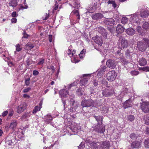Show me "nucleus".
Returning <instances> with one entry per match:
<instances>
[{"label": "nucleus", "instance_id": "nucleus-1", "mask_svg": "<svg viewBox=\"0 0 149 149\" xmlns=\"http://www.w3.org/2000/svg\"><path fill=\"white\" fill-rule=\"evenodd\" d=\"M88 144L92 149H108L110 145L109 142L108 141L101 143L94 141L90 142Z\"/></svg>", "mask_w": 149, "mask_h": 149}, {"label": "nucleus", "instance_id": "nucleus-2", "mask_svg": "<svg viewBox=\"0 0 149 149\" xmlns=\"http://www.w3.org/2000/svg\"><path fill=\"white\" fill-rule=\"evenodd\" d=\"M137 48L140 51L144 52L146 50L147 48H149V39L143 38L142 40L137 42Z\"/></svg>", "mask_w": 149, "mask_h": 149}, {"label": "nucleus", "instance_id": "nucleus-3", "mask_svg": "<svg viewBox=\"0 0 149 149\" xmlns=\"http://www.w3.org/2000/svg\"><path fill=\"white\" fill-rule=\"evenodd\" d=\"M95 102L92 99H90L88 100L84 99L83 100L81 103V105L83 107H90L94 106Z\"/></svg>", "mask_w": 149, "mask_h": 149}, {"label": "nucleus", "instance_id": "nucleus-4", "mask_svg": "<svg viewBox=\"0 0 149 149\" xmlns=\"http://www.w3.org/2000/svg\"><path fill=\"white\" fill-rule=\"evenodd\" d=\"M140 108L144 113H147L149 112V102H143L140 103Z\"/></svg>", "mask_w": 149, "mask_h": 149}, {"label": "nucleus", "instance_id": "nucleus-5", "mask_svg": "<svg viewBox=\"0 0 149 149\" xmlns=\"http://www.w3.org/2000/svg\"><path fill=\"white\" fill-rule=\"evenodd\" d=\"M94 130L98 133H103L105 130V126L102 124H99L95 126Z\"/></svg>", "mask_w": 149, "mask_h": 149}, {"label": "nucleus", "instance_id": "nucleus-6", "mask_svg": "<svg viewBox=\"0 0 149 149\" xmlns=\"http://www.w3.org/2000/svg\"><path fill=\"white\" fill-rule=\"evenodd\" d=\"M117 76L116 73L114 70L109 71L107 74V77L108 80L113 81L116 79Z\"/></svg>", "mask_w": 149, "mask_h": 149}, {"label": "nucleus", "instance_id": "nucleus-7", "mask_svg": "<svg viewBox=\"0 0 149 149\" xmlns=\"http://www.w3.org/2000/svg\"><path fill=\"white\" fill-rule=\"evenodd\" d=\"M117 65V62L114 60L110 59L106 62V65L108 67L111 69L115 68Z\"/></svg>", "mask_w": 149, "mask_h": 149}, {"label": "nucleus", "instance_id": "nucleus-8", "mask_svg": "<svg viewBox=\"0 0 149 149\" xmlns=\"http://www.w3.org/2000/svg\"><path fill=\"white\" fill-rule=\"evenodd\" d=\"M83 78L80 81L81 86L87 84L88 81L89 79L90 74H84L83 75Z\"/></svg>", "mask_w": 149, "mask_h": 149}, {"label": "nucleus", "instance_id": "nucleus-9", "mask_svg": "<svg viewBox=\"0 0 149 149\" xmlns=\"http://www.w3.org/2000/svg\"><path fill=\"white\" fill-rule=\"evenodd\" d=\"M27 106V105L25 102L22 103L18 106L17 112L19 113H21L26 109Z\"/></svg>", "mask_w": 149, "mask_h": 149}, {"label": "nucleus", "instance_id": "nucleus-10", "mask_svg": "<svg viewBox=\"0 0 149 149\" xmlns=\"http://www.w3.org/2000/svg\"><path fill=\"white\" fill-rule=\"evenodd\" d=\"M103 22L105 24L111 26L113 25L115 23V21L112 18H106Z\"/></svg>", "mask_w": 149, "mask_h": 149}, {"label": "nucleus", "instance_id": "nucleus-11", "mask_svg": "<svg viewBox=\"0 0 149 149\" xmlns=\"http://www.w3.org/2000/svg\"><path fill=\"white\" fill-rule=\"evenodd\" d=\"M113 93V91L112 89H105L102 92L103 96L107 97L110 96Z\"/></svg>", "mask_w": 149, "mask_h": 149}, {"label": "nucleus", "instance_id": "nucleus-12", "mask_svg": "<svg viewBox=\"0 0 149 149\" xmlns=\"http://www.w3.org/2000/svg\"><path fill=\"white\" fill-rule=\"evenodd\" d=\"M59 93L60 97L62 99L66 98L68 93L66 90L63 89L60 90Z\"/></svg>", "mask_w": 149, "mask_h": 149}, {"label": "nucleus", "instance_id": "nucleus-13", "mask_svg": "<svg viewBox=\"0 0 149 149\" xmlns=\"http://www.w3.org/2000/svg\"><path fill=\"white\" fill-rule=\"evenodd\" d=\"M119 40H121V45L123 48L127 47L128 46V42L127 40L123 38L122 36L120 37Z\"/></svg>", "mask_w": 149, "mask_h": 149}, {"label": "nucleus", "instance_id": "nucleus-14", "mask_svg": "<svg viewBox=\"0 0 149 149\" xmlns=\"http://www.w3.org/2000/svg\"><path fill=\"white\" fill-rule=\"evenodd\" d=\"M99 32L105 38H107V33L106 30L101 26L99 27L97 29Z\"/></svg>", "mask_w": 149, "mask_h": 149}, {"label": "nucleus", "instance_id": "nucleus-15", "mask_svg": "<svg viewBox=\"0 0 149 149\" xmlns=\"http://www.w3.org/2000/svg\"><path fill=\"white\" fill-rule=\"evenodd\" d=\"M99 32L105 38H107V33L106 30L101 26L99 27L97 29Z\"/></svg>", "mask_w": 149, "mask_h": 149}, {"label": "nucleus", "instance_id": "nucleus-16", "mask_svg": "<svg viewBox=\"0 0 149 149\" xmlns=\"http://www.w3.org/2000/svg\"><path fill=\"white\" fill-rule=\"evenodd\" d=\"M93 39L96 43L100 45H102V40L101 37L97 35L95 37H93Z\"/></svg>", "mask_w": 149, "mask_h": 149}, {"label": "nucleus", "instance_id": "nucleus-17", "mask_svg": "<svg viewBox=\"0 0 149 149\" xmlns=\"http://www.w3.org/2000/svg\"><path fill=\"white\" fill-rule=\"evenodd\" d=\"M149 15V10H141L140 13V16L143 18H146Z\"/></svg>", "mask_w": 149, "mask_h": 149}, {"label": "nucleus", "instance_id": "nucleus-18", "mask_svg": "<svg viewBox=\"0 0 149 149\" xmlns=\"http://www.w3.org/2000/svg\"><path fill=\"white\" fill-rule=\"evenodd\" d=\"M123 107L125 109L131 107L132 103L131 100H128L125 102L123 103Z\"/></svg>", "mask_w": 149, "mask_h": 149}, {"label": "nucleus", "instance_id": "nucleus-19", "mask_svg": "<svg viewBox=\"0 0 149 149\" xmlns=\"http://www.w3.org/2000/svg\"><path fill=\"white\" fill-rule=\"evenodd\" d=\"M70 96V102H71L70 104L72 106V108H73L76 107L77 104L75 103V100L74 99V98L75 97L74 95L72 94L71 95H69Z\"/></svg>", "mask_w": 149, "mask_h": 149}, {"label": "nucleus", "instance_id": "nucleus-20", "mask_svg": "<svg viewBox=\"0 0 149 149\" xmlns=\"http://www.w3.org/2000/svg\"><path fill=\"white\" fill-rule=\"evenodd\" d=\"M103 17V15L101 13H97L93 15L92 18L93 19L97 20L102 18Z\"/></svg>", "mask_w": 149, "mask_h": 149}, {"label": "nucleus", "instance_id": "nucleus-21", "mask_svg": "<svg viewBox=\"0 0 149 149\" xmlns=\"http://www.w3.org/2000/svg\"><path fill=\"white\" fill-rule=\"evenodd\" d=\"M76 93L79 96H81L82 95H85V93L84 90L81 88H78L76 90Z\"/></svg>", "mask_w": 149, "mask_h": 149}, {"label": "nucleus", "instance_id": "nucleus-22", "mask_svg": "<svg viewBox=\"0 0 149 149\" xmlns=\"http://www.w3.org/2000/svg\"><path fill=\"white\" fill-rule=\"evenodd\" d=\"M141 143L138 141H135L131 144V147L132 148H137L140 146Z\"/></svg>", "mask_w": 149, "mask_h": 149}, {"label": "nucleus", "instance_id": "nucleus-23", "mask_svg": "<svg viewBox=\"0 0 149 149\" xmlns=\"http://www.w3.org/2000/svg\"><path fill=\"white\" fill-rule=\"evenodd\" d=\"M125 28L120 24H118L116 28V32L118 33H121L124 31Z\"/></svg>", "mask_w": 149, "mask_h": 149}, {"label": "nucleus", "instance_id": "nucleus-24", "mask_svg": "<svg viewBox=\"0 0 149 149\" xmlns=\"http://www.w3.org/2000/svg\"><path fill=\"white\" fill-rule=\"evenodd\" d=\"M126 32L127 34L132 36L135 33V31L133 28H130L126 29Z\"/></svg>", "mask_w": 149, "mask_h": 149}, {"label": "nucleus", "instance_id": "nucleus-25", "mask_svg": "<svg viewBox=\"0 0 149 149\" xmlns=\"http://www.w3.org/2000/svg\"><path fill=\"white\" fill-rule=\"evenodd\" d=\"M93 117L98 123L97 124H102L103 116H94Z\"/></svg>", "mask_w": 149, "mask_h": 149}, {"label": "nucleus", "instance_id": "nucleus-26", "mask_svg": "<svg viewBox=\"0 0 149 149\" xmlns=\"http://www.w3.org/2000/svg\"><path fill=\"white\" fill-rule=\"evenodd\" d=\"M92 5H91L90 9H88V10L87 11L86 13H92L93 12V10H94L95 9V8L97 6V3H96L95 2V1H94V3H92Z\"/></svg>", "mask_w": 149, "mask_h": 149}, {"label": "nucleus", "instance_id": "nucleus-27", "mask_svg": "<svg viewBox=\"0 0 149 149\" xmlns=\"http://www.w3.org/2000/svg\"><path fill=\"white\" fill-rule=\"evenodd\" d=\"M147 63L146 60L143 58H140L139 61V64L141 66H143L145 65Z\"/></svg>", "mask_w": 149, "mask_h": 149}, {"label": "nucleus", "instance_id": "nucleus-28", "mask_svg": "<svg viewBox=\"0 0 149 149\" xmlns=\"http://www.w3.org/2000/svg\"><path fill=\"white\" fill-rule=\"evenodd\" d=\"M77 126V125L74 124V125H72L70 128L72 132L74 133H77L78 132L79 130Z\"/></svg>", "mask_w": 149, "mask_h": 149}, {"label": "nucleus", "instance_id": "nucleus-29", "mask_svg": "<svg viewBox=\"0 0 149 149\" xmlns=\"http://www.w3.org/2000/svg\"><path fill=\"white\" fill-rule=\"evenodd\" d=\"M17 0H10L8 4H9V6L14 8L17 6Z\"/></svg>", "mask_w": 149, "mask_h": 149}, {"label": "nucleus", "instance_id": "nucleus-30", "mask_svg": "<svg viewBox=\"0 0 149 149\" xmlns=\"http://www.w3.org/2000/svg\"><path fill=\"white\" fill-rule=\"evenodd\" d=\"M17 120H12L10 124V127L13 129H14L17 127Z\"/></svg>", "mask_w": 149, "mask_h": 149}, {"label": "nucleus", "instance_id": "nucleus-31", "mask_svg": "<svg viewBox=\"0 0 149 149\" xmlns=\"http://www.w3.org/2000/svg\"><path fill=\"white\" fill-rule=\"evenodd\" d=\"M45 121L47 123H49L52 120V118L51 116L47 115L45 116Z\"/></svg>", "mask_w": 149, "mask_h": 149}, {"label": "nucleus", "instance_id": "nucleus-32", "mask_svg": "<svg viewBox=\"0 0 149 149\" xmlns=\"http://www.w3.org/2000/svg\"><path fill=\"white\" fill-rule=\"evenodd\" d=\"M107 67L105 65H101L99 69V73L100 74H103L106 71Z\"/></svg>", "mask_w": 149, "mask_h": 149}, {"label": "nucleus", "instance_id": "nucleus-33", "mask_svg": "<svg viewBox=\"0 0 149 149\" xmlns=\"http://www.w3.org/2000/svg\"><path fill=\"white\" fill-rule=\"evenodd\" d=\"M139 70L140 71H146V72H149V66L139 68Z\"/></svg>", "mask_w": 149, "mask_h": 149}, {"label": "nucleus", "instance_id": "nucleus-34", "mask_svg": "<svg viewBox=\"0 0 149 149\" xmlns=\"http://www.w3.org/2000/svg\"><path fill=\"white\" fill-rule=\"evenodd\" d=\"M143 28L145 30H147L149 29V24L148 22H145L143 24Z\"/></svg>", "mask_w": 149, "mask_h": 149}, {"label": "nucleus", "instance_id": "nucleus-35", "mask_svg": "<svg viewBox=\"0 0 149 149\" xmlns=\"http://www.w3.org/2000/svg\"><path fill=\"white\" fill-rule=\"evenodd\" d=\"M30 116L29 113H25L22 116L21 120H24L26 118L29 117Z\"/></svg>", "mask_w": 149, "mask_h": 149}, {"label": "nucleus", "instance_id": "nucleus-36", "mask_svg": "<svg viewBox=\"0 0 149 149\" xmlns=\"http://www.w3.org/2000/svg\"><path fill=\"white\" fill-rule=\"evenodd\" d=\"M128 19L127 17H123L121 20V22L123 24H125L128 22Z\"/></svg>", "mask_w": 149, "mask_h": 149}, {"label": "nucleus", "instance_id": "nucleus-37", "mask_svg": "<svg viewBox=\"0 0 149 149\" xmlns=\"http://www.w3.org/2000/svg\"><path fill=\"white\" fill-rule=\"evenodd\" d=\"M128 91V89L125 88H123L121 91V94L125 95Z\"/></svg>", "mask_w": 149, "mask_h": 149}, {"label": "nucleus", "instance_id": "nucleus-38", "mask_svg": "<svg viewBox=\"0 0 149 149\" xmlns=\"http://www.w3.org/2000/svg\"><path fill=\"white\" fill-rule=\"evenodd\" d=\"M144 145L145 147L147 148H149V139H148L145 140Z\"/></svg>", "mask_w": 149, "mask_h": 149}, {"label": "nucleus", "instance_id": "nucleus-39", "mask_svg": "<svg viewBox=\"0 0 149 149\" xmlns=\"http://www.w3.org/2000/svg\"><path fill=\"white\" fill-rule=\"evenodd\" d=\"M40 108L38 106H36L33 109L32 113H36L38 111H40Z\"/></svg>", "mask_w": 149, "mask_h": 149}, {"label": "nucleus", "instance_id": "nucleus-40", "mask_svg": "<svg viewBox=\"0 0 149 149\" xmlns=\"http://www.w3.org/2000/svg\"><path fill=\"white\" fill-rule=\"evenodd\" d=\"M108 4H111L115 8L116 6V5L115 3V2L113 1H110L109 0L108 2Z\"/></svg>", "mask_w": 149, "mask_h": 149}, {"label": "nucleus", "instance_id": "nucleus-41", "mask_svg": "<svg viewBox=\"0 0 149 149\" xmlns=\"http://www.w3.org/2000/svg\"><path fill=\"white\" fill-rule=\"evenodd\" d=\"M127 118L128 120L131 122H132L135 119V117L133 115H129Z\"/></svg>", "mask_w": 149, "mask_h": 149}, {"label": "nucleus", "instance_id": "nucleus-42", "mask_svg": "<svg viewBox=\"0 0 149 149\" xmlns=\"http://www.w3.org/2000/svg\"><path fill=\"white\" fill-rule=\"evenodd\" d=\"M130 74L132 75L136 76L138 75L139 74V72L136 70H134L131 71Z\"/></svg>", "mask_w": 149, "mask_h": 149}, {"label": "nucleus", "instance_id": "nucleus-43", "mask_svg": "<svg viewBox=\"0 0 149 149\" xmlns=\"http://www.w3.org/2000/svg\"><path fill=\"white\" fill-rule=\"evenodd\" d=\"M130 137L132 139L135 140L136 139L137 137L135 133H133L130 135Z\"/></svg>", "mask_w": 149, "mask_h": 149}, {"label": "nucleus", "instance_id": "nucleus-44", "mask_svg": "<svg viewBox=\"0 0 149 149\" xmlns=\"http://www.w3.org/2000/svg\"><path fill=\"white\" fill-rule=\"evenodd\" d=\"M136 30L141 35H143L141 32L142 28L140 26H138L136 28Z\"/></svg>", "mask_w": 149, "mask_h": 149}, {"label": "nucleus", "instance_id": "nucleus-45", "mask_svg": "<svg viewBox=\"0 0 149 149\" xmlns=\"http://www.w3.org/2000/svg\"><path fill=\"white\" fill-rule=\"evenodd\" d=\"M47 68L49 70H52V73H53L55 70V68H54V66L53 65H49L47 66Z\"/></svg>", "mask_w": 149, "mask_h": 149}, {"label": "nucleus", "instance_id": "nucleus-46", "mask_svg": "<svg viewBox=\"0 0 149 149\" xmlns=\"http://www.w3.org/2000/svg\"><path fill=\"white\" fill-rule=\"evenodd\" d=\"M30 78L26 79L25 80V84L26 86H28L29 84Z\"/></svg>", "mask_w": 149, "mask_h": 149}, {"label": "nucleus", "instance_id": "nucleus-47", "mask_svg": "<svg viewBox=\"0 0 149 149\" xmlns=\"http://www.w3.org/2000/svg\"><path fill=\"white\" fill-rule=\"evenodd\" d=\"M16 50L17 52H19L22 49L20 47V45L19 44H17L16 46Z\"/></svg>", "mask_w": 149, "mask_h": 149}, {"label": "nucleus", "instance_id": "nucleus-48", "mask_svg": "<svg viewBox=\"0 0 149 149\" xmlns=\"http://www.w3.org/2000/svg\"><path fill=\"white\" fill-rule=\"evenodd\" d=\"M86 49H83L81 52L79 54V56L81 57H82L84 55V54L86 52Z\"/></svg>", "mask_w": 149, "mask_h": 149}, {"label": "nucleus", "instance_id": "nucleus-49", "mask_svg": "<svg viewBox=\"0 0 149 149\" xmlns=\"http://www.w3.org/2000/svg\"><path fill=\"white\" fill-rule=\"evenodd\" d=\"M74 8H78L80 6V4L79 3H78L76 2H75L74 3Z\"/></svg>", "mask_w": 149, "mask_h": 149}, {"label": "nucleus", "instance_id": "nucleus-50", "mask_svg": "<svg viewBox=\"0 0 149 149\" xmlns=\"http://www.w3.org/2000/svg\"><path fill=\"white\" fill-rule=\"evenodd\" d=\"M28 8V6H25L21 5L19 7V10H22L25 9H27Z\"/></svg>", "mask_w": 149, "mask_h": 149}, {"label": "nucleus", "instance_id": "nucleus-51", "mask_svg": "<svg viewBox=\"0 0 149 149\" xmlns=\"http://www.w3.org/2000/svg\"><path fill=\"white\" fill-rule=\"evenodd\" d=\"M6 143L9 146H11L12 143V140L8 139L6 141Z\"/></svg>", "mask_w": 149, "mask_h": 149}, {"label": "nucleus", "instance_id": "nucleus-52", "mask_svg": "<svg viewBox=\"0 0 149 149\" xmlns=\"http://www.w3.org/2000/svg\"><path fill=\"white\" fill-rule=\"evenodd\" d=\"M31 89L30 87L24 89L23 91V92L24 93H27Z\"/></svg>", "mask_w": 149, "mask_h": 149}, {"label": "nucleus", "instance_id": "nucleus-53", "mask_svg": "<svg viewBox=\"0 0 149 149\" xmlns=\"http://www.w3.org/2000/svg\"><path fill=\"white\" fill-rule=\"evenodd\" d=\"M23 36L22 38H27L29 36L27 34L25 31H24L23 33Z\"/></svg>", "mask_w": 149, "mask_h": 149}, {"label": "nucleus", "instance_id": "nucleus-54", "mask_svg": "<svg viewBox=\"0 0 149 149\" xmlns=\"http://www.w3.org/2000/svg\"><path fill=\"white\" fill-rule=\"evenodd\" d=\"M61 100L62 101V102L63 104V106H64V109H65V105L66 104V100H65L64 98H62Z\"/></svg>", "mask_w": 149, "mask_h": 149}, {"label": "nucleus", "instance_id": "nucleus-55", "mask_svg": "<svg viewBox=\"0 0 149 149\" xmlns=\"http://www.w3.org/2000/svg\"><path fill=\"white\" fill-rule=\"evenodd\" d=\"M26 45L27 46L29 47L31 49L33 48L34 47L33 45L30 43H28Z\"/></svg>", "mask_w": 149, "mask_h": 149}, {"label": "nucleus", "instance_id": "nucleus-56", "mask_svg": "<svg viewBox=\"0 0 149 149\" xmlns=\"http://www.w3.org/2000/svg\"><path fill=\"white\" fill-rule=\"evenodd\" d=\"M39 74V72L38 71L34 70L33 71V75L34 76H36L38 75Z\"/></svg>", "mask_w": 149, "mask_h": 149}, {"label": "nucleus", "instance_id": "nucleus-57", "mask_svg": "<svg viewBox=\"0 0 149 149\" xmlns=\"http://www.w3.org/2000/svg\"><path fill=\"white\" fill-rule=\"evenodd\" d=\"M93 85L95 86H97V84H98V81H97L96 80H94L93 81Z\"/></svg>", "mask_w": 149, "mask_h": 149}, {"label": "nucleus", "instance_id": "nucleus-58", "mask_svg": "<svg viewBox=\"0 0 149 149\" xmlns=\"http://www.w3.org/2000/svg\"><path fill=\"white\" fill-rule=\"evenodd\" d=\"M11 16L12 17H16L17 16L16 12H13L11 14Z\"/></svg>", "mask_w": 149, "mask_h": 149}, {"label": "nucleus", "instance_id": "nucleus-59", "mask_svg": "<svg viewBox=\"0 0 149 149\" xmlns=\"http://www.w3.org/2000/svg\"><path fill=\"white\" fill-rule=\"evenodd\" d=\"M49 17V14H47L46 13V16L43 19V20H45L47 19Z\"/></svg>", "mask_w": 149, "mask_h": 149}, {"label": "nucleus", "instance_id": "nucleus-60", "mask_svg": "<svg viewBox=\"0 0 149 149\" xmlns=\"http://www.w3.org/2000/svg\"><path fill=\"white\" fill-rule=\"evenodd\" d=\"M148 117L147 118L146 120V123L148 125H149V114H148Z\"/></svg>", "mask_w": 149, "mask_h": 149}, {"label": "nucleus", "instance_id": "nucleus-61", "mask_svg": "<svg viewBox=\"0 0 149 149\" xmlns=\"http://www.w3.org/2000/svg\"><path fill=\"white\" fill-rule=\"evenodd\" d=\"M11 21L12 23H15L17 22V19L15 18H13L11 19Z\"/></svg>", "mask_w": 149, "mask_h": 149}, {"label": "nucleus", "instance_id": "nucleus-62", "mask_svg": "<svg viewBox=\"0 0 149 149\" xmlns=\"http://www.w3.org/2000/svg\"><path fill=\"white\" fill-rule=\"evenodd\" d=\"M44 60L43 59H41L40 61L38 63V65H40L43 64L44 62Z\"/></svg>", "mask_w": 149, "mask_h": 149}, {"label": "nucleus", "instance_id": "nucleus-63", "mask_svg": "<svg viewBox=\"0 0 149 149\" xmlns=\"http://www.w3.org/2000/svg\"><path fill=\"white\" fill-rule=\"evenodd\" d=\"M52 36L50 35L49 37V42H51L52 41Z\"/></svg>", "mask_w": 149, "mask_h": 149}, {"label": "nucleus", "instance_id": "nucleus-64", "mask_svg": "<svg viewBox=\"0 0 149 149\" xmlns=\"http://www.w3.org/2000/svg\"><path fill=\"white\" fill-rule=\"evenodd\" d=\"M74 82L71 84H70L68 85V89H70L72 86H74Z\"/></svg>", "mask_w": 149, "mask_h": 149}]
</instances>
